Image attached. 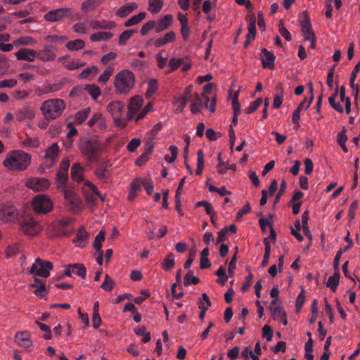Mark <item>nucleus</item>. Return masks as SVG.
Listing matches in <instances>:
<instances>
[{
    "instance_id": "nucleus-63",
    "label": "nucleus",
    "mask_w": 360,
    "mask_h": 360,
    "mask_svg": "<svg viewBox=\"0 0 360 360\" xmlns=\"http://www.w3.org/2000/svg\"><path fill=\"white\" fill-rule=\"evenodd\" d=\"M155 20L148 21V22H146L145 24H143V25L142 26V27L141 29V34L143 36H145L152 29H155Z\"/></svg>"
},
{
    "instance_id": "nucleus-53",
    "label": "nucleus",
    "mask_w": 360,
    "mask_h": 360,
    "mask_svg": "<svg viewBox=\"0 0 360 360\" xmlns=\"http://www.w3.org/2000/svg\"><path fill=\"white\" fill-rule=\"evenodd\" d=\"M158 82L155 79H150L148 82V89L146 91V96L150 98L158 89Z\"/></svg>"
},
{
    "instance_id": "nucleus-34",
    "label": "nucleus",
    "mask_w": 360,
    "mask_h": 360,
    "mask_svg": "<svg viewBox=\"0 0 360 360\" xmlns=\"http://www.w3.org/2000/svg\"><path fill=\"white\" fill-rule=\"evenodd\" d=\"M146 18V12H140L129 18L124 24L125 27H131L141 22Z\"/></svg>"
},
{
    "instance_id": "nucleus-14",
    "label": "nucleus",
    "mask_w": 360,
    "mask_h": 360,
    "mask_svg": "<svg viewBox=\"0 0 360 360\" xmlns=\"http://www.w3.org/2000/svg\"><path fill=\"white\" fill-rule=\"evenodd\" d=\"M51 182L46 178L32 177L25 182V186L34 191H44L49 188Z\"/></svg>"
},
{
    "instance_id": "nucleus-37",
    "label": "nucleus",
    "mask_w": 360,
    "mask_h": 360,
    "mask_svg": "<svg viewBox=\"0 0 360 360\" xmlns=\"http://www.w3.org/2000/svg\"><path fill=\"white\" fill-rule=\"evenodd\" d=\"M204 108V105L202 103V99L197 94L195 97L193 99L191 103V112L193 114L200 113L202 108Z\"/></svg>"
},
{
    "instance_id": "nucleus-36",
    "label": "nucleus",
    "mask_w": 360,
    "mask_h": 360,
    "mask_svg": "<svg viewBox=\"0 0 360 360\" xmlns=\"http://www.w3.org/2000/svg\"><path fill=\"white\" fill-rule=\"evenodd\" d=\"M65 47L71 51H76L81 50L85 47V42L82 39H75L69 41L66 43Z\"/></svg>"
},
{
    "instance_id": "nucleus-47",
    "label": "nucleus",
    "mask_w": 360,
    "mask_h": 360,
    "mask_svg": "<svg viewBox=\"0 0 360 360\" xmlns=\"http://www.w3.org/2000/svg\"><path fill=\"white\" fill-rule=\"evenodd\" d=\"M175 264L174 255L169 254L163 261L162 266L165 271H170Z\"/></svg>"
},
{
    "instance_id": "nucleus-31",
    "label": "nucleus",
    "mask_w": 360,
    "mask_h": 360,
    "mask_svg": "<svg viewBox=\"0 0 360 360\" xmlns=\"http://www.w3.org/2000/svg\"><path fill=\"white\" fill-rule=\"evenodd\" d=\"M146 150L143 153L140 157L136 160L135 164L139 166H142L146 164L148 160L149 155L152 153L153 150V145L151 143H148L146 146Z\"/></svg>"
},
{
    "instance_id": "nucleus-60",
    "label": "nucleus",
    "mask_w": 360,
    "mask_h": 360,
    "mask_svg": "<svg viewBox=\"0 0 360 360\" xmlns=\"http://www.w3.org/2000/svg\"><path fill=\"white\" fill-rule=\"evenodd\" d=\"M227 169L235 170L236 165L234 164L228 165L223 162H219V165H217V171L219 174H225Z\"/></svg>"
},
{
    "instance_id": "nucleus-2",
    "label": "nucleus",
    "mask_w": 360,
    "mask_h": 360,
    "mask_svg": "<svg viewBox=\"0 0 360 360\" xmlns=\"http://www.w3.org/2000/svg\"><path fill=\"white\" fill-rule=\"evenodd\" d=\"M134 74L127 69L118 72L113 80L115 92L117 95L129 94L135 86Z\"/></svg>"
},
{
    "instance_id": "nucleus-12",
    "label": "nucleus",
    "mask_w": 360,
    "mask_h": 360,
    "mask_svg": "<svg viewBox=\"0 0 360 360\" xmlns=\"http://www.w3.org/2000/svg\"><path fill=\"white\" fill-rule=\"evenodd\" d=\"M60 148L57 143H53L45 150L44 162L46 167H53L58 160Z\"/></svg>"
},
{
    "instance_id": "nucleus-57",
    "label": "nucleus",
    "mask_w": 360,
    "mask_h": 360,
    "mask_svg": "<svg viewBox=\"0 0 360 360\" xmlns=\"http://www.w3.org/2000/svg\"><path fill=\"white\" fill-rule=\"evenodd\" d=\"M105 238V232L101 231L96 236L94 242V248L96 251L101 250L102 242Z\"/></svg>"
},
{
    "instance_id": "nucleus-10",
    "label": "nucleus",
    "mask_w": 360,
    "mask_h": 360,
    "mask_svg": "<svg viewBox=\"0 0 360 360\" xmlns=\"http://www.w3.org/2000/svg\"><path fill=\"white\" fill-rule=\"evenodd\" d=\"M73 11L70 8H59L51 10L44 15V19L47 22H58L65 18H72Z\"/></svg>"
},
{
    "instance_id": "nucleus-9",
    "label": "nucleus",
    "mask_w": 360,
    "mask_h": 360,
    "mask_svg": "<svg viewBox=\"0 0 360 360\" xmlns=\"http://www.w3.org/2000/svg\"><path fill=\"white\" fill-rule=\"evenodd\" d=\"M20 229L25 235L32 237L37 236L41 231L42 226L38 221L32 217H30L21 221Z\"/></svg>"
},
{
    "instance_id": "nucleus-49",
    "label": "nucleus",
    "mask_w": 360,
    "mask_h": 360,
    "mask_svg": "<svg viewBox=\"0 0 360 360\" xmlns=\"http://www.w3.org/2000/svg\"><path fill=\"white\" fill-rule=\"evenodd\" d=\"M98 68L96 65L88 67L83 70L79 75L81 79H86L91 75H95L98 72Z\"/></svg>"
},
{
    "instance_id": "nucleus-59",
    "label": "nucleus",
    "mask_w": 360,
    "mask_h": 360,
    "mask_svg": "<svg viewBox=\"0 0 360 360\" xmlns=\"http://www.w3.org/2000/svg\"><path fill=\"white\" fill-rule=\"evenodd\" d=\"M135 31L133 30H127L124 31L119 37V44H125L126 42L132 37Z\"/></svg>"
},
{
    "instance_id": "nucleus-5",
    "label": "nucleus",
    "mask_w": 360,
    "mask_h": 360,
    "mask_svg": "<svg viewBox=\"0 0 360 360\" xmlns=\"http://www.w3.org/2000/svg\"><path fill=\"white\" fill-rule=\"evenodd\" d=\"M80 150L89 162L98 161L102 154L101 145L97 142L91 141H86L82 144Z\"/></svg>"
},
{
    "instance_id": "nucleus-56",
    "label": "nucleus",
    "mask_w": 360,
    "mask_h": 360,
    "mask_svg": "<svg viewBox=\"0 0 360 360\" xmlns=\"http://www.w3.org/2000/svg\"><path fill=\"white\" fill-rule=\"evenodd\" d=\"M184 63L183 58H171L169 61V67L170 68V70L167 72V73L172 72L176 69H178L181 65Z\"/></svg>"
},
{
    "instance_id": "nucleus-8",
    "label": "nucleus",
    "mask_w": 360,
    "mask_h": 360,
    "mask_svg": "<svg viewBox=\"0 0 360 360\" xmlns=\"http://www.w3.org/2000/svg\"><path fill=\"white\" fill-rule=\"evenodd\" d=\"M52 269L53 264L51 262L37 257L32 264L30 269V273L34 276L48 278L50 275V271Z\"/></svg>"
},
{
    "instance_id": "nucleus-6",
    "label": "nucleus",
    "mask_w": 360,
    "mask_h": 360,
    "mask_svg": "<svg viewBox=\"0 0 360 360\" xmlns=\"http://www.w3.org/2000/svg\"><path fill=\"white\" fill-rule=\"evenodd\" d=\"M32 206L35 212L47 214L53 210V203L49 196L39 194L32 199Z\"/></svg>"
},
{
    "instance_id": "nucleus-55",
    "label": "nucleus",
    "mask_w": 360,
    "mask_h": 360,
    "mask_svg": "<svg viewBox=\"0 0 360 360\" xmlns=\"http://www.w3.org/2000/svg\"><path fill=\"white\" fill-rule=\"evenodd\" d=\"M114 284L113 280L108 274H105V280L101 284V288L106 292H110L113 289Z\"/></svg>"
},
{
    "instance_id": "nucleus-11",
    "label": "nucleus",
    "mask_w": 360,
    "mask_h": 360,
    "mask_svg": "<svg viewBox=\"0 0 360 360\" xmlns=\"http://www.w3.org/2000/svg\"><path fill=\"white\" fill-rule=\"evenodd\" d=\"M83 192L89 204L94 205L96 201V197H98L101 201L105 200L104 197L101 194L96 186L89 181H84Z\"/></svg>"
},
{
    "instance_id": "nucleus-18",
    "label": "nucleus",
    "mask_w": 360,
    "mask_h": 360,
    "mask_svg": "<svg viewBox=\"0 0 360 360\" xmlns=\"http://www.w3.org/2000/svg\"><path fill=\"white\" fill-rule=\"evenodd\" d=\"M55 48L51 45H45L43 49L37 52V58L42 62H49L56 58Z\"/></svg>"
},
{
    "instance_id": "nucleus-29",
    "label": "nucleus",
    "mask_w": 360,
    "mask_h": 360,
    "mask_svg": "<svg viewBox=\"0 0 360 360\" xmlns=\"http://www.w3.org/2000/svg\"><path fill=\"white\" fill-rule=\"evenodd\" d=\"M248 32L246 35V40L244 43V46L247 48L250 43L255 38L256 35V20L255 18L251 19L248 25Z\"/></svg>"
},
{
    "instance_id": "nucleus-43",
    "label": "nucleus",
    "mask_w": 360,
    "mask_h": 360,
    "mask_svg": "<svg viewBox=\"0 0 360 360\" xmlns=\"http://www.w3.org/2000/svg\"><path fill=\"white\" fill-rule=\"evenodd\" d=\"M338 95V88H336L335 89V92L333 94L332 96H330L329 98H328V102H329V104L335 110H336L337 112H344V108L339 103H335V99L337 98Z\"/></svg>"
},
{
    "instance_id": "nucleus-20",
    "label": "nucleus",
    "mask_w": 360,
    "mask_h": 360,
    "mask_svg": "<svg viewBox=\"0 0 360 360\" xmlns=\"http://www.w3.org/2000/svg\"><path fill=\"white\" fill-rule=\"evenodd\" d=\"M111 167L110 162H105L101 165L94 172L96 177L103 182H107L110 177Z\"/></svg>"
},
{
    "instance_id": "nucleus-1",
    "label": "nucleus",
    "mask_w": 360,
    "mask_h": 360,
    "mask_svg": "<svg viewBox=\"0 0 360 360\" xmlns=\"http://www.w3.org/2000/svg\"><path fill=\"white\" fill-rule=\"evenodd\" d=\"M31 162L30 154L22 150H13L6 154L3 165L9 171L21 172L26 170Z\"/></svg>"
},
{
    "instance_id": "nucleus-42",
    "label": "nucleus",
    "mask_w": 360,
    "mask_h": 360,
    "mask_svg": "<svg viewBox=\"0 0 360 360\" xmlns=\"http://www.w3.org/2000/svg\"><path fill=\"white\" fill-rule=\"evenodd\" d=\"M163 0H149L148 11L152 14L158 13L162 8Z\"/></svg>"
},
{
    "instance_id": "nucleus-45",
    "label": "nucleus",
    "mask_w": 360,
    "mask_h": 360,
    "mask_svg": "<svg viewBox=\"0 0 360 360\" xmlns=\"http://www.w3.org/2000/svg\"><path fill=\"white\" fill-rule=\"evenodd\" d=\"M283 101V92L281 86H278L276 89V94L274 98L273 108L275 109L279 108Z\"/></svg>"
},
{
    "instance_id": "nucleus-64",
    "label": "nucleus",
    "mask_w": 360,
    "mask_h": 360,
    "mask_svg": "<svg viewBox=\"0 0 360 360\" xmlns=\"http://www.w3.org/2000/svg\"><path fill=\"white\" fill-rule=\"evenodd\" d=\"M262 337L266 340L267 342L272 341L273 330L268 325H265L262 328Z\"/></svg>"
},
{
    "instance_id": "nucleus-48",
    "label": "nucleus",
    "mask_w": 360,
    "mask_h": 360,
    "mask_svg": "<svg viewBox=\"0 0 360 360\" xmlns=\"http://www.w3.org/2000/svg\"><path fill=\"white\" fill-rule=\"evenodd\" d=\"M200 283V279L193 276L192 271H188L184 277V283L185 286H189L191 284L197 285Z\"/></svg>"
},
{
    "instance_id": "nucleus-40",
    "label": "nucleus",
    "mask_w": 360,
    "mask_h": 360,
    "mask_svg": "<svg viewBox=\"0 0 360 360\" xmlns=\"http://www.w3.org/2000/svg\"><path fill=\"white\" fill-rule=\"evenodd\" d=\"M112 37V34L110 32H98L90 36L92 41H101L110 39Z\"/></svg>"
},
{
    "instance_id": "nucleus-23",
    "label": "nucleus",
    "mask_w": 360,
    "mask_h": 360,
    "mask_svg": "<svg viewBox=\"0 0 360 360\" xmlns=\"http://www.w3.org/2000/svg\"><path fill=\"white\" fill-rule=\"evenodd\" d=\"M37 51L29 49H20L15 53V57L19 60H25L27 62H34L37 58Z\"/></svg>"
},
{
    "instance_id": "nucleus-26",
    "label": "nucleus",
    "mask_w": 360,
    "mask_h": 360,
    "mask_svg": "<svg viewBox=\"0 0 360 360\" xmlns=\"http://www.w3.org/2000/svg\"><path fill=\"white\" fill-rule=\"evenodd\" d=\"M173 22V15L167 14L158 21H155V29L157 32H162L171 26Z\"/></svg>"
},
{
    "instance_id": "nucleus-41",
    "label": "nucleus",
    "mask_w": 360,
    "mask_h": 360,
    "mask_svg": "<svg viewBox=\"0 0 360 360\" xmlns=\"http://www.w3.org/2000/svg\"><path fill=\"white\" fill-rule=\"evenodd\" d=\"M37 43L36 40L31 36H22L13 41V44L15 46L22 45V46H30L34 45Z\"/></svg>"
},
{
    "instance_id": "nucleus-7",
    "label": "nucleus",
    "mask_w": 360,
    "mask_h": 360,
    "mask_svg": "<svg viewBox=\"0 0 360 360\" xmlns=\"http://www.w3.org/2000/svg\"><path fill=\"white\" fill-rule=\"evenodd\" d=\"M65 206L71 212L79 213L82 210V203L79 196L73 191L65 189L63 191Z\"/></svg>"
},
{
    "instance_id": "nucleus-3",
    "label": "nucleus",
    "mask_w": 360,
    "mask_h": 360,
    "mask_svg": "<svg viewBox=\"0 0 360 360\" xmlns=\"http://www.w3.org/2000/svg\"><path fill=\"white\" fill-rule=\"evenodd\" d=\"M65 108V103L62 99L53 98L44 101L40 110L46 120H53L59 117Z\"/></svg>"
},
{
    "instance_id": "nucleus-16",
    "label": "nucleus",
    "mask_w": 360,
    "mask_h": 360,
    "mask_svg": "<svg viewBox=\"0 0 360 360\" xmlns=\"http://www.w3.org/2000/svg\"><path fill=\"white\" fill-rule=\"evenodd\" d=\"M301 30L305 41L314 39L316 37L315 33L313 31L309 18L306 13H303L301 15L300 21Z\"/></svg>"
},
{
    "instance_id": "nucleus-30",
    "label": "nucleus",
    "mask_w": 360,
    "mask_h": 360,
    "mask_svg": "<svg viewBox=\"0 0 360 360\" xmlns=\"http://www.w3.org/2000/svg\"><path fill=\"white\" fill-rule=\"evenodd\" d=\"M84 167L79 163H75L71 168V176L73 180L79 182L83 181Z\"/></svg>"
},
{
    "instance_id": "nucleus-32",
    "label": "nucleus",
    "mask_w": 360,
    "mask_h": 360,
    "mask_svg": "<svg viewBox=\"0 0 360 360\" xmlns=\"http://www.w3.org/2000/svg\"><path fill=\"white\" fill-rule=\"evenodd\" d=\"M88 241V236L85 231L79 230L77 231L75 238L73 239V243L76 246L84 248L86 246Z\"/></svg>"
},
{
    "instance_id": "nucleus-54",
    "label": "nucleus",
    "mask_w": 360,
    "mask_h": 360,
    "mask_svg": "<svg viewBox=\"0 0 360 360\" xmlns=\"http://www.w3.org/2000/svg\"><path fill=\"white\" fill-rule=\"evenodd\" d=\"M44 39L56 44H63L67 41L68 38L65 35L50 34L47 35Z\"/></svg>"
},
{
    "instance_id": "nucleus-25",
    "label": "nucleus",
    "mask_w": 360,
    "mask_h": 360,
    "mask_svg": "<svg viewBox=\"0 0 360 360\" xmlns=\"http://www.w3.org/2000/svg\"><path fill=\"white\" fill-rule=\"evenodd\" d=\"M27 331L18 332L15 335V341L17 345L24 348H29L32 346V342Z\"/></svg>"
},
{
    "instance_id": "nucleus-39",
    "label": "nucleus",
    "mask_w": 360,
    "mask_h": 360,
    "mask_svg": "<svg viewBox=\"0 0 360 360\" xmlns=\"http://www.w3.org/2000/svg\"><path fill=\"white\" fill-rule=\"evenodd\" d=\"M89 22V20H86L75 24L72 27L73 31L77 34H86L91 29Z\"/></svg>"
},
{
    "instance_id": "nucleus-52",
    "label": "nucleus",
    "mask_w": 360,
    "mask_h": 360,
    "mask_svg": "<svg viewBox=\"0 0 360 360\" xmlns=\"http://www.w3.org/2000/svg\"><path fill=\"white\" fill-rule=\"evenodd\" d=\"M85 89L95 100L97 99L101 94L100 88L95 84L86 85Z\"/></svg>"
},
{
    "instance_id": "nucleus-24",
    "label": "nucleus",
    "mask_w": 360,
    "mask_h": 360,
    "mask_svg": "<svg viewBox=\"0 0 360 360\" xmlns=\"http://www.w3.org/2000/svg\"><path fill=\"white\" fill-rule=\"evenodd\" d=\"M36 116V110L30 108L25 107L15 113V120L18 122H23L26 120H33Z\"/></svg>"
},
{
    "instance_id": "nucleus-46",
    "label": "nucleus",
    "mask_w": 360,
    "mask_h": 360,
    "mask_svg": "<svg viewBox=\"0 0 360 360\" xmlns=\"http://www.w3.org/2000/svg\"><path fill=\"white\" fill-rule=\"evenodd\" d=\"M340 274H335L333 276L328 278L326 285L330 288L333 292H335L339 284Z\"/></svg>"
},
{
    "instance_id": "nucleus-21",
    "label": "nucleus",
    "mask_w": 360,
    "mask_h": 360,
    "mask_svg": "<svg viewBox=\"0 0 360 360\" xmlns=\"http://www.w3.org/2000/svg\"><path fill=\"white\" fill-rule=\"evenodd\" d=\"M260 59L264 68L269 70L274 69L276 57L271 52L267 51L266 49H262Z\"/></svg>"
},
{
    "instance_id": "nucleus-22",
    "label": "nucleus",
    "mask_w": 360,
    "mask_h": 360,
    "mask_svg": "<svg viewBox=\"0 0 360 360\" xmlns=\"http://www.w3.org/2000/svg\"><path fill=\"white\" fill-rule=\"evenodd\" d=\"M89 25L92 30H112L115 27L116 23L106 20H89Z\"/></svg>"
},
{
    "instance_id": "nucleus-58",
    "label": "nucleus",
    "mask_w": 360,
    "mask_h": 360,
    "mask_svg": "<svg viewBox=\"0 0 360 360\" xmlns=\"http://www.w3.org/2000/svg\"><path fill=\"white\" fill-rule=\"evenodd\" d=\"M152 103H148L143 109L141 108V110L134 118V122L138 123L139 120H142L146 115V114L152 110Z\"/></svg>"
},
{
    "instance_id": "nucleus-33",
    "label": "nucleus",
    "mask_w": 360,
    "mask_h": 360,
    "mask_svg": "<svg viewBox=\"0 0 360 360\" xmlns=\"http://www.w3.org/2000/svg\"><path fill=\"white\" fill-rule=\"evenodd\" d=\"M105 0H85L81 6V10L84 12L95 10L98 6L102 4Z\"/></svg>"
},
{
    "instance_id": "nucleus-62",
    "label": "nucleus",
    "mask_w": 360,
    "mask_h": 360,
    "mask_svg": "<svg viewBox=\"0 0 360 360\" xmlns=\"http://www.w3.org/2000/svg\"><path fill=\"white\" fill-rule=\"evenodd\" d=\"M262 103V98H258L254 102H252L249 106L246 108V112L248 114H251L254 112L259 106Z\"/></svg>"
},
{
    "instance_id": "nucleus-35",
    "label": "nucleus",
    "mask_w": 360,
    "mask_h": 360,
    "mask_svg": "<svg viewBox=\"0 0 360 360\" xmlns=\"http://www.w3.org/2000/svg\"><path fill=\"white\" fill-rule=\"evenodd\" d=\"M90 112L91 108L89 107L78 111L75 115V123L77 124H82L87 119Z\"/></svg>"
},
{
    "instance_id": "nucleus-15",
    "label": "nucleus",
    "mask_w": 360,
    "mask_h": 360,
    "mask_svg": "<svg viewBox=\"0 0 360 360\" xmlns=\"http://www.w3.org/2000/svg\"><path fill=\"white\" fill-rule=\"evenodd\" d=\"M270 311L274 319L278 321L284 326L288 324L286 314L283 311L278 299H276L271 301L270 305Z\"/></svg>"
},
{
    "instance_id": "nucleus-19",
    "label": "nucleus",
    "mask_w": 360,
    "mask_h": 360,
    "mask_svg": "<svg viewBox=\"0 0 360 360\" xmlns=\"http://www.w3.org/2000/svg\"><path fill=\"white\" fill-rule=\"evenodd\" d=\"M88 124L90 127H96L100 131L105 130L107 128V122L104 116L100 112H96L89 120Z\"/></svg>"
},
{
    "instance_id": "nucleus-27",
    "label": "nucleus",
    "mask_w": 360,
    "mask_h": 360,
    "mask_svg": "<svg viewBox=\"0 0 360 360\" xmlns=\"http://www.w3.org/2000/svg\"><path fill=\"white\" fill-rule=\"evenodd\" d=\"M176 40V34L174 31H169L167 32L162 37H160L157 39H155L153 42V44L157 47L160 48L161 46H165L168 43L173 42Z\"/></svg>"
},
{
    "instance_id": "nucleus-44",
    "label": "nucleus",
    "mask_w": 360,
    "mask_h": 360,
    "mask_svg": "<svg viewBox=\"0 0 360 360\" xmlns=\"http://www.w3.org/2000/svg\"><path fill=\"white\" fill-rule=\"evenodd\" d=\"M340 98L342 102H344L345 104V111L347 115H349L351 112V101L349 97L346 96L345 88L344 86H342L340 89Z\"/></svg>"
},
{
    "instance_id": "nucleus-4",
    "label": "nucleus",
    "mask_w": 360,
    "mask_h": 360,
    "mask_svg": "<svg viewBox=\"0 0 360 360\" xmlns=\"http://www.w3.org/2000/svg\"><path fill=\"white\" fill-rule=\"evenodd\" d=\"M106 110L113 119L116 127L124 128L128 123L127 115L125 116V105L121 101H112L110 102Z\"/></svg>"
},
{
    "instance_id": "nucleus-28",
    "label": "nucleus",
    "mask_w": 360,
    "mask_h": 360,
    "mask_svg": "<svg viewBox=\"0 0 360 360\" xmlns=\"http://www.w3.org/2000/svg\"><path fill=\"white\" fill-rule=\"evenodd\" d=\"M138 8L139 6L136 3L131 2L128 5H124L120 7L117 11L116 14L120 18H125Z\"/></svg>"
},
{
    "instance_id": "nucleus-61",
    "label": "nucleus",
    "mask_w": 360,
    "mask_h": 360,
    "mask_svg": "<svg viewBox=\"0 0 360 360\" xmlns=\"http://www.w3.org/2000/svg\"><path fill=\"white\" fill-rule=\"evenodd\" d=\"M85 65V63H80L77 60H72L65 65V68L69 70H75Z\"/></svg>"
},
{
    "instance_id": "nucleus-51",
    "label": "nucleus",
    "mask_w": 360,
    "mask_h": 360,
    "mask_svg": "<svg viewBox=\"0 0 360 360\" xmlns=\"http://www.w3.org/2000/svg\"><path fill=\"white\" fill-rule=\"evenodd\" d=\"M114 69L111 67L107 68L104 72L98 78V82L102 84H105L109 80L111 77Z\"/></svg>"
},
{
    "instance_id": "nucleus-17",
    "label": "nucleus",
    "mask_w": 360,
    "mask_h": 360,
    "mask_svg": "<svg viewBox=\"0 0 360 360\" xmlns=\"http://www.w3.org/2000/svg\"><path fill=\"white\" fill-rule=\"evenodd\" d=\"M18 215L17 209L12 205H0V221L11 222Z\"/></svg>"
},
{
    "instance_id": "nucleus-50",
    "label": "nucleus",
    "mask_w": 360,
    "mask_h": 360,
    "mask_svg": "<svg viewBox=\"0 0 360 360\" xmlns=\"http://www.w3.org/2000/svg\"><path fill=\"white\" fill-rule=\"evenodd\" d=\"M21 146L25 148H37L39 146V141L37 138L27 137L22 141Z\"/></svg>"
},
{
    "instance_id": "nucleus-13",
    "label": "nucleus",
    "mask_w": 360,
    "mask_h": 360,
    "mask_svg": "<svg viewBox=\"0 0 360 360\" xmlns=\"http://www.w3.org/2000/svg\"><path fill=\"white\" fill-rule=\"evenodd\" d=\"M143 105V99L139 96H134L129 99L127 112L128 122L134 120L135 115L141 110Z\"/></svg>"
},
{
    "instance_id": "nucleus-38",
    "label": "nucleus",
    "mask_w": 360,
    "mask_h": 360,
    "mask_svg": "<svg viewBox=\"0 0 360 360\" xmlns=\"http://www.w3.org/2000/svg\"><path fill=\"white\" fill-rule=\"evenodd\" d=\"M68 181V174L65 173H61V172H57L56 174V186L58 189H60L63 191H65V189L66 188Z\"/></svg>"
}]
</instances>
